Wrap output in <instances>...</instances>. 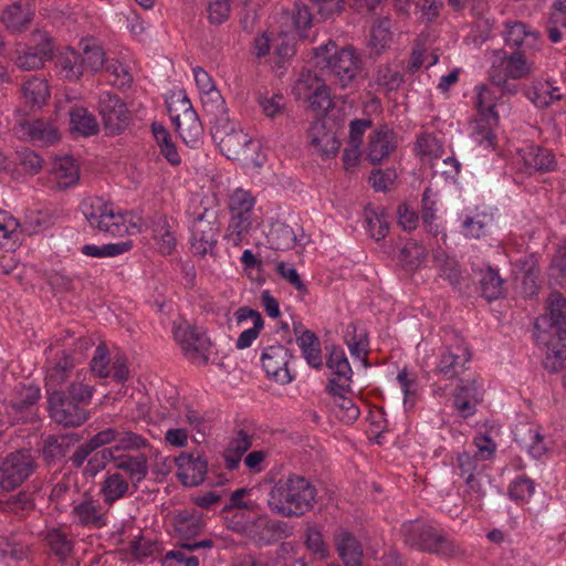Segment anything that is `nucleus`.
<instances>
[{"label":"nucleus","instance_id":"f257e3e1","mask_svg":"<svg viewBox=\"0 0 566 566\" xmlns=\"http://www.w3.org/2000/svg\"><path fill=\"white\" fill-rule=\"evenodd\" d=\"M95 387L84 382L77 374L67 386V392L48 397L49 417L63 429L83 426L90 418L87 406L91 403Z\"/></svg>","mask_w":566,"mask_h":566},{"label":"nucleus","instance_id":"f03ea898","mask_svg":"<svg viewBox=\"0 0 566 566\" xmlns=\"http://www.w3.org/2000/svg\"><path fill=\"white\" fill-rule=\"evenodd\" d=\"M317 490L301 475L290 474L279 480L270 490L268 506L271 512L284 517H300L316 503Z\"/></svg>","mask_w":566,"mask_h":566},{"label":"nucleus","instance_id":"7ed1b4c3","mask_svg":"<svg viewBox=\"0 0 566 566\" xmlns=\"http://www.w3.org/2000/svg\"><path fill=\"white\" fill-rule=\"evenodd\" d=\"M314 64L319 75H327L332 84L350 87L363 70V61L353 46L337 49L332 41L314 49Z\"/></svg>","mask_w":566,"mask_h":566},{"label":"nucleus","instance_id":"20e7f679","mask_svg":"<svg viewBox=\"0 0 566 566\" xmlns=\"http://www.w3.org/2000/svg\"><path fill=\"white\" fill-rule=\"evenodd\" d=\"M403 543L418 552L452 558L460 553V547L431 523L415 520L407 521L400 527Z\"/></svg>","mask_w":566,"mask_h":566},{"label":"nucleus","instance_id":"39448f33","mask_svg":"<svg viewBox=\"0 0 566 566\" xmlns=\"http://www.w3.org/2000/svg\"><path fill=\"white\" fill-rule=\"evenodd\" d=\"M228 528L245 537L258 548L271 546L292 535V528L286 522L273 520L266 514L244 520L243 513H235L229 520Z\"/></svg>","mask_w":566,"mask_h":566},{"label":"nucleus","instance_id":"423d86ee","mask_svg":"<svg viewBox=\"0 0 566 566\" xmlns=\"http://www.w3.org/2000/svg\"><path fill=\"white\" fill-rule=\"evenodd\" d=\"M81 211L90 227L113 237H123L129 229H137L128 212L99 197H90L81 202Z\"/></svg>","mask_w":566,"mask_h":566},{"label":"nucleus","instance_id":"0eeeda50","mask_svg":"<svg viewBox=\"0 0 566 566\" xmlns=\"http://www.w3.org/2000/svg\"><path fill=\"white\" fill-rule=\"evenodd\" d=\"M211 136L221 153L229 159L254 161L252 154L260 148L258 142H254L229 119L221 118L218 125H213Z\"/></svg>","mask_w":566,"mask_h":566},{"label":"nucleus","instance_id":"6e6552de","mask_svg":"<svg viewBox=\"0 0 566 566\" xmlns=\"http://www.w3.org/2000/svg\"><path fill=\"white\" fill-rule=\"evenodd\" d=\"M546 311L535 322L536 342L548 343L551 336L566 340V298L560 293H551L546 301Z\"/></svg>","mask_w":566,"mask_h":566},{"label":"nucleus","instance_id":"1a4fd4ad","mask_svg":"<svg viewBox=\"0 0 566 566\" xmlns=\"http://www.w3.org/2000/svg\"><path fill=\"white\" fill-rule=\"evenodd\" d=\"M471 353L464 340L454 332H446L444 346L436 366V373L447 379L457 378L464 371Z\"/></svg>","mask_w":566,"mask_h":566},{"label":"nucleus","instance_id":"9d476101","mask_svg":"<svg viewBox=\"0 0 566 566\" xmlns=\"http://www.w3.org/2000/svg\"><path fill=\"white\" fill-rule=\"evenodd\" d=\"M54 44L48 32L35 30L31 34L30 46L17 50L14 64L22 71H36L52 59Z\"/></svg>","mask_w":566,"mask_h":566},{"label":"nucleus","instance_id":"9b49d317","mask_svg":"<svg viewBox=\"0 0 566 566\" xmlns=\"http://www.w3.org/2000/svg\"><path fill=\"white\" fill-rule=\"evenodd\" d=\"M34 457L28 450L8 454L0 463V488L11 491L21 485L35 470Z\"/></svg>","mask_w":566,"mask_h":566},{"label":"nucleus","instance_id":"f8f14e48","mask_svg":"<svg viewBox=\"0 0 566 566\" xmlns=\"http://www.w3.org/2000/svg\"><path fill=\"white\" fill-rule=\"evenodd\" d=\"M220 237V222L214 210L205 209L192 222L191 248L198 255L212 253Z\"/></svg>","mask_w":566,"mask_h":566},{"label":"nucleus","instance_id":"ddd939ff","mask_svg":"<svg viewBox=\"0 0 566 566\" xmlns=\"http://www.w3.org/2000/svg\"><path fill=\"white\" fill-rule=\"evenodd\" d=\"M98 111L106 135H119L129 124L126 104L116 95L103 92L98 99Z\"/></svg>","mask_w":566,"mask_h":566},{"label":"nucleus","instance_id":"4468645a","mask_svg":"<svg viewBox=\"0 0 566 566\" xmlns=\"http://www.w3.org/2000/svg\"><path fill=\"white\" fill-rule=\"evenodd\" d=\"M296 90L306 95L310 107L317 114L323 115L333 107L331 90L326 80L317 73L308 71L302 74L296 83Z\"/></svg>","mask_w":566,"mask_h":566},{"label":"nucleus","instance_id":"2eb2a0df","mask_svg":"<svg viewBox=\"0 0 566 566\" xmlns=\"http://www.w3.org/2000/svg\"><path fill=\"white\" fill-rule=\"evenodd\" d=\"M174 335L188 359L201 365L208 363L210 342L203 333L182 323L175 328Z\"/></svg>","mask_w":566,"mask_h":566},{"label":"nucleus","instance_id":"dca6fc26","mask_svg":"<svg viewBox=\"0 0 566 566\" xmlns=\"http://www.w3.org/2000/svg\"><path fill=\"white\" fill-rule=\"evenodd\" d=\"M74 366L72 354L65 349L56 353V356L48 361L44 378L46 398L67 392L63 385L71 378Z\"/></svg>","mask_w":566,"mask_h":566},{"label":"nucleus","instance_id":"f3484780","mask_svg":"<svg viewBox=\"0 0 566 566\" xmlns=\"http://www.w3.org/2000/svg\"><path fill=\"white\" fill-rule=\"evenodd\" d=\"M41 390L34 385H18L8 400L7 412L17 421L28 422L36 417Z\"/></svg>","mask_w":566,"mask_h":566},{"label":"nucleus","instance_id":"a211bd4d","mask_svg":"<svg viewBox=\"0 0 566 566\" xmlns=\"http://www.w3.org/2000/svg\"><path fill=\"white\" fill-rule=\"evenodd\" d=\"M503 40L511 51L534 53L542 46L539 32L521 21H510L504 24Z\"/></svg>","mask_w":566,"mask_h":566},{"label":"nucleus","instance_id":"6ab92c4d","mask_svg":"<svg viewBox=\"0 0 566 566\" xmlns=\"http://www.w3.org/2000/svg\"><path fill=\"white\" fill-rule=\"evenodd\" d=\"M532 54L531 52L511 51L507 53L505 50H493L492 64L501 67L502 72L511 76L512 80H521L528 77L534 72Z\"/></svg>","mask_w":566,"mask_h":566},{"label":"nucleus","instance_id":"aec40b11","mask_svg":"<svg viewBox=\"0 0 566 566\" xmlns=\"http://www.w3.org/2000/svg\"><path fill=\"white\" fill-rule=\"evenodd\" d=\"M287 349L282 345L268 346L261 354L262 367L266 375L282 385L292 380L287 369Z\"/></svg>","mask_w":566,"mask_h":566},{"label":"nucleus","instance_id":"412c9836","mask_svg":"<svg viewBox=\"0 0 566 566\" xmlns=\"http://www.w3.org/2000/svg\"><path fill=\"white\" fill-rule=\"evenodd\" d=\"M397 148L396 133L388 126L374 130L368 139L366 157L370 164L376 165L387 159Z\"/></svg>","mask_w":566,"mask_h":566},{"label":"nucleus","instance_id":"4be33fe9","mask_svg":"<svg viewBox=\"0 0 566 566\" xmlns=\"http://www.w3.org/2000/svg\"><path fill=\"white\" fill-rule=\"evenodd\" d=\"M482 397L481 385L475 379H462L455 388L453 405L463 418H468L475 413Z\"/></svg>","mask_w":566,"mask_h":566},{"label":"nucleus","instance_id":"5701e85b","mask_svg":"<svg viewBox=\"0 0 566 566\" xmlns=\"http://www.w3.org/2000/svg\"><path fill=\"white\" fill-rule=\"evenodd\" d=\"M71 516L75 524L84 527L102 528L107 524V518L102 506L92 496L73 504Z\"/></svg>","mask_w":566,"mask_h":566},{"label":"nucleus","instance_id":"b1692460","mask_svg":"<svg viewBox=\"0 0 566 566\" xmlns=\"http://www.w3.org/2000/svg\"><path fill=\"white\" fill-rule=\"evenodd\" d=\"M35 11L28 2H13L0 14V21L10 33L24 32L33 21Z\"/></svg>","mask_w":566,"mask_h":566},{"label":"nucleus","instance_id":"393cba45","mask_svg":"<svg viewBox=\"0 0 566 566\" xmlns=\"http://www.w3.org/2000/svg\"><path fill=\"white\" fill-rule=\"evenodd\" d=\"M175 462L178 468L177 476L184 485L197 486L205 480L208 463L202 457L181 453Z\"/></svg>","mask_w":566,"mask_h":566},{"label":"nucleus","instance_id":"a878e982","mask_svg":"<svg viewBox=\"0 0 566 566\" xmlns=\"http://www.w3.org/2000/svg\"><path fill=\"white\" fill-rule=\"evenodd\" d=\"M308 138L313 150L325 158L335 156L340 147V142L335 133L327 130L321 120L312 124Z\"/></svg>","mask_w":566,"mask_h":566},{"label":"nucleus","instance_id":"bb28decb","mask_svg":"<svg viewBox=\"0 0 566 566\" xmlns=\"http://www.w3.org/2000/svg\"><path fill=\"white\" fill-rule=\"evenodd\" d=\"M115 467L127 473L133 492L138 490L139 484L146 479L149 471L148 459L143 453L137 455L117 454Z\"/></svg>","mask_w":566,"mask_h":566},{"label":"nucleus","instance_id":"cd10ccee","mask_svg":"<svg viewBox=\"0 0 566 566\" xmlns=\"http://www.w3.org/2000/svg\"><path fill=\"white\" fill-rule=\"evenodd\" d=\"M334 544L345 566H361L363 547L350 532L338 530L334 535Z\"/></svg>","mask_w":566,"mask_h":566},{"label":"nucleus","instance_id":"c85d7f7f","mask_svg":"<svg viewBox=\"0 0 566 566\" xmlns=\"http://www.w3.org/2000/svg\"><path fill=\"white\" fill-rule=\"evenodd\" d=\"M235 318L238 324H243L245 321H252V327L244 329L238 337L235 346L238 349H245L252 345V343L259 336L263 328L264 322L261 314L250 307L243 306L235 312Z\"/></svg>","mask_w":566,"mask_h":566},{"label":"nucleus","instance_id":"c756f323","mask_svg":"<svg viewBox=\"0 0 566 566\" xmlns=\"http://www.w3.org/2000/svg\"><path fill=\"white\" fill-rule=\"evenodd\" d=\"M252 439L253 436L243 429L235 431L223 451L224 464L228 470L233 471L239 468L242 455L252 446Z\"/></svg>","mask_w":566,"mask_h":566},{"label":"nucleus","instance_id":"7c9ffc66","mask_svg":"<svg viewBox=\"0 0 566 566\" xmlns=\"http://www.w3.org/2000/svg\"><path fill=\"white\" fill-rule=\"evenodd\" d=\"M130 488L132 484L120 472L107 474L101 484L104 503L112 505L116 501L132 495L134 492H130Z\"/></svg>","mask_w":566,"mask_h":566},{"label":"nucleus","instance_id":"2f4dec72","mask_svg":"<svg viewBox=\"0 0 566 566\" xmlns=\"http://www.w3.org/2000/svg\"><path fill=\"white\" fill-rule=\"evenodd\" d=\"M70 114V129L73 134L83 137L96 135L99 130V125L95 116L86 108L75 106L69 111Z\"/></svg>","mask_w":566,"mask_h":566},{"label":"nucleus","instance_id":"473e14b6","mask_svg":"<svg viewBox=\"0 0 566 566\" xmlns=\"http://www.w3.org/2000/svg\"><path fill=\"white\" fill-rule=\"evenodd\" d=\"M515 440L535 459L542 458L547 452L544 437L531 426L518 427L515 431Z\"/></svg>","mask_w":566,"mask_h":566},{"label":"nucleus","instance_id":"72a5a7b5","mask_svg":"<svg viewBox=\"0 0 566 566\" xmlns=\"http://www.w3.org/2000/svg\"><path fill=\"white\" fill-rule=\"evenodd\" d=\"M175 124L180 137L186 144L198 142L202 134L199 117L190 105H188L181 115L176 116Z\"/></svg>","mask_w":566,"mask_h":566},{"label":"nucleus","instance_id":"f704fd0d","mask_svg":"<svg viewBox=\"0 0 566 566\" xmlns=\"http://www.w3.org/2000/svg\"><path fill=\"white\" fill-rule=\"evenodd\" d=\"M40 536L46 543L50 552L60 560H65L73 551V542L69 535L59 527L43 531Z\"/></svg>","mask_w":566,"mask_h":566},{"label":"nucleus","instance_id":"c9c22d12","mask_svg":"<svg viewBox=\"0 0 566 566\" xmlns=\"http://www.w3.org/2000/svg\"><path fill=\"white\" fill-rule=\"evenodd\" d=\"M53 175L59 189H67L77 184L80 169L73 157L57 158L53 166Z\"/></svg>","mask_w":566,"mask_h":566},{"label":"nucleus","instance_id":"e433bc0d","mask_svg":"<svg viewBox=\"0 0 566 566\" xmlns=\"http://www.w3.org/2000/svg\"><path fill=\"white\" fill-rule=\"evenodd\" d=\"M433 262L439 271V276L447 280L452 286L458 287L463 279L458 261L450 258L443 250L433 251Z\"/></svg>","mask_w":566,"mask_h":566},{"label":"nucleus","instance_id":"4c0bfd02","mask_svg":"<svg viewBox=\"0 0 566 566\" xmlns=\"http://www.w3.org/2000/svg\"><path fill=\"white\" fill-rule=\"evenodd\" d=\"M527 98L537 107L544 108L553 102L560 99L562 94L557 86L548 81H536L526 93Z\"/></svg>","mask_w":566,"mask_h":566},{"label":"nucleus","instance_id":"58836bf2","mask_svg":"<svg viewBox=\"0 0 566 566\" xmlns=\"http://www.w3.org/2000/svg\"><path fill=\"white\" fill-rule=\"evenodd\" d=\"M546 348L544 359L545 369L556 373L564 368L566 361V340H562L556 336H551L549 342H537Z\"/></svg>","mask_w":566,"mask_h":566},{"label":"nucleus","instance_id":"ea45409f","mask_svg":"<svg viewBox=\"0 0 566 566\" xmlns=\"http://www.w3.org/2000/svg\"><path fill=\"white\" fill-rule=\"evenodd\" d=\"M56 69L59 74L71 82H76L84 73L81 55L73 50H66L57 56Z\"/></svg>","mask_w":566,"mask_h":566},{"label":"nucleus","instance_id":"a19ab883","mask_svg":"<svg viewBox=\"0 0 566 566\" xmlns=\"http://www.w3.org/2000/svg\"><path fill=\"white\" fill-rule=\"evenodd\" d=\"M296 342L307 364L314 368H321L323 366L322 350L317 336L306 329L297 337Z\"/></svg>","mask_w":566,"mask_h":566},{"label":"nucleus","instance_id":"79ce46f5","mask_svg":"<svg viewBox=\"0 0 566 566\" xmlns=\"http://www.w3.org/2000/svg\"><path fill=\"white\" fill-rule=\"evenodd\" d=\"M200 99L205 112L211 116L212 126L218 125L221 118L229 119L224 98L218 88L201 94Z\"/></svg>","mask_w":566,"mask_h":566},{"label":"nucleus","instance_id":"37998d69","mask_svg":"<svg viewBox=\"0 0 566 566\" xmlns=\"http://www.w3.org/2000/svg\"><path fill=\"white\" fill-rule=\"evenodd\" d=\"M526 166L539 171H548L554 168L555 159L551 150L539 146H528L523 154Z\"/></svg>","mask_w":566,"mask_h":566},{"label":"nucleus","instance_id":"c03bdc74","mask_svg":"<svg viewBox=\"0 0 566 566\" xmlns=\"http://www.w3.org/2000/svg\"><path fill=\"white\" fill-rule=\"evenodd\" d=\"M153 238L161 254L169 255L175 250L176 238L166 218L160 217L153 228Z\"/></svg>","mask_w":566,"mask_h":566},{"label":"nucleus","instance_id":"a18cd8bd","mask_svg":"<svg viewBox=\"0 0 566 566\" xmlns=\"http://www.w3.org/2000/svg\"><path fill=\"white\" fill-rule=\"evenodd\" d=\"M254 202V198L249 191L241 188L235 189L230 195L228 202L231 217L252 219Z\"/></svg>","mask_w":566,"mask_h":566},{"label":"nucleus","instance_id":"49530a36","mask_svg":"<svg viewBox=\"0 0 566 566\" xmlns=\"http://www.w3.org/2000/svg\"><path fill=\"white\" fill-rule=\"evenodd\" d=\"M364 218L373 239L380 241L387 235L389 227L384 209L367 207L364 211Z\"/></svg>","mask_w":566,"mask_h":566},{"label":"nucleus","instance_id":"de8ad7c7","mask_svg":"<svg viewBox=\"0 0 566 566\" xmlns=\"http://www.w3.org/2000/svg\"><path fill=\"white\" fill-rule=\"evenodd\" d=\"M332 375L326 387L329 394H340L349 390L353 370L347 359L335 366L332 369Z\"/></svg>","mask_w":566,"mask_h":566},{"label":"nucleus","instance_id":"09e8293b","mask_svg":"<svg viewBox=\"0 0 566 566\" xmlns=\"http://www.w3.org/2000/svg\"><path fill=\"white\" fill-rule=\"evenodd\" d=\"M268 238L272 248L281 251L290 250L296 243V234L293 228L281 222L272 226Z\"/></svg>","mask_w":566,"mask_h":566},{"label":"nucleus","instance_id":"8fccbe9b","mask_svg":"<svg viewBox=\"0 0 566 566\" xmlns=\"http://www.w3.org/2000/svg\"><path fill=\"white\" fill-rule=\"evenodd\" d=\"M252 228V219L231 217L226 230L224 240L228 244L238 248L249 235Z\"/></svg>","mask_w":566,"mask_h":566},{"label":"nucleus","instance_id":"3c124183","mask_svg":"<svg viewBox=\"0 0 566 566\" xmlns=\"http://www.w3.org/2000/svg\"><path fill=\"white\" fill-rule=\"evenodd\" d=\"M132 247V241H120L103 245L86 244L81 251L83 254L92 258H113L129 251Z\"/></svg>","mask_w":566,"mask_h":566},{"label":"nucleus","instance_id":"603ef678","mask_svg":"<svg viewBox=\"0 0 566 566\" xmlns=\"http://www.w3.org/2000/svg\"><path fill=\"white\" fill-rule=\"evenodd\" d=\"M495 93L488 86L481 85L476 87V107L480 116H486L491 123H499V115L495 108Z\"/></svg>","mask_w":566,"mask_h":566},{"label":"nucleus","instance_id":"864d4df0","mask_svg":"<svg viewBox=\"0 0 566 566\" xmlns=\"http://www.w3.org/2000/svg\"><path fill=\"white\" fill-rule=\"evenodd\" d=\"M390 19L385 17L375 22L371 29L369 45L376 53H380L389 45L392 39Z\"/></svg>","mask_w":566,"mask_h":566},{"label":"nucleus","instance_id":"5fc2aeb1","mask_svg":"<svg viewBox=\"0 0 566 566\" xmlns=\"http://www.w3.org/2000/svg\"><path fill=\"white\" fill-rule=\"evenodd\" d=\"M20 224L18 220L7 211H0V247L12 248L19 241Z\"/></svg>","mask_w":566,"mask_h":566},{"label":"nucleus","instance_id":"6e6d98bb","mask_svg":"<svg viewBox=\"0 0 566 566\" xmlns=\"http://www.w3.org/2000/svg\"><path fill=\"white\" fill-rule=\"evenodd\" d=\"M70 451V442L66 437L51 436L44 441L42 454L48 463H55L63 459Z\"/></svg>","mask_w":566,"mask_h":566},{"label":"nucleus","instance_id":"4d7b16f0","mask_svg":"<svg viewBox=\"0 0 566 566\" xmlns=\"http://www.w3.org/2000/svg\"><path fill=\"white\" fill-rule=\"evenodd\" d=\"M116 455L117 454H114V450L111 449V447L93 451V453L90 455L88 462L84 467L83 474L85 476L94 478L97 473L105 469L108 462H115Z\"/></svg>","mask_w":566,"mask_h":566},{"label":"nucleus","instance_id":"13d9d810","mask_svg":"<svg viewBox=\"0 0 566 566\" xmlns=\"http://www.w3.org/2000/svg\"><path fill=\"white\" fill-rule=\"evenodd\" d=\"M148 446L149 442L146 438L120 427L117 443L111 447V449L114 450V454H118L120 451H136L147 448Z\"/></svg>","mask_w":566,"mask_h":566},{"label":"nucleus","instance_id":"bf43d9fd","mask_svg":"<svg viewBox=\"0 0 566 566\" xmlns=\"http://www.w3.org/2000/svg\"><path fill=\"white\" fill-rule=\"evenodd\" d=\"M22 90L25 99L33 106H42L50 95L46 82L39 77L27 81Z\"/></svg>","mask_w":566,"mask_h":566},{"label":"nucleus","instance_id":"052dcab7","mask_svg":"<svg viewBox=\"0 0 566 566\" xmlns=\"http://www.w3.org/2000/svg\"><path fill=\"white\" fill-rule=\"evenodd\" d=\"M481 291L482 295L488 301H494L500 298L503 293V280L500 277L499 273L493 269H488L482 277H481Z\"/></svg>","mask_w":566,"mask_h":566},{"label":"nucleus","instance_id":"680f3d73","mask_svg":"<svg viewBox=\"0 0 566 566\" xmlns=\"http://www.w3.org/2000/svg\"><path fill=\"white\" fill-rule=\"evenodd\" d=\"M175 530L179 537L189 539L202 530V520L198 515L179 514L175 520Z\"/></svg>","mask_w":566,"mask_h":566},{"label":"nucleus","instance_id":"e2e57ef3","mask_svg":"<svg viewBox=\"0 0 566 566\" xmlns=\"http://www.w3.org/2000/svg\"><path fill=\"white\" fill-rule=\"evenodd\" d=\"M496 125L497 123L489 122L486 116H481L473 126L472 138L476 144L486 149L493 148L495 140L493 127Z\"/></svg>","mask_w":566,"mask_h":566},{"label":"nucleus","instance_id":"0e129e2a","mask_svg":"<svg viewBox=\"0 0 566 566\" xmlns=\"http://www.w3.org/2000/svg\"><path fill=\"white\" fill-rule=\"evenodd\" d=\"M29 135L32 140L49 145L59 139L57 129L43 120H34L29 124Z\"/></svg>","mask_w":566,"mask_h":566},{"label":"nucleus","instance_id":"69168bd1","mask_svg":"<svg viewBox=\"0 0 566 566\" xmlns=\"http://www.w3.org/2000/svg\"><path fill=\"white\" fill-rule=\"evenodd\" d=\"M491 223L492 218L486 214L468 217L463 222L464 235L468 238L480 239L489 232Z\"/></svg>","mask_w":566,"mask_h":566},{"label":"nucleus","instance_id":"338daca9","mask_svg":"<svg viewBox=\"0 0 566 566\" xmlns=\"http://www.w3.org/2000/svg\"><path fill=\"white\" fill-rule=\"evenodd\" d=\"M356 332V326L354 324H349L346 328L344 339L348 346L352 356L359 358L363 361H366L367 344L365 339V334L361 333L357 335Z\"/></svg>","mask_w":566,"mask_h":566},{"label":"nucleus","instance_id":"774afa93","mask_svg":"<svg viewBox=\"0 0 566 566\" xmlns=\"http://www.w3.org/2000/svg\"><path fill=\"white\" fill-rule=\"evenodd\" d=\"M489 78L491 83L499 88L502 95L512 96L518 92V85L513 82L514 80H512L511 76L505 75L502 69H499L496 64H491Z\"/></svg>","mask_w":566,"mask_h":566}]
</instances>
